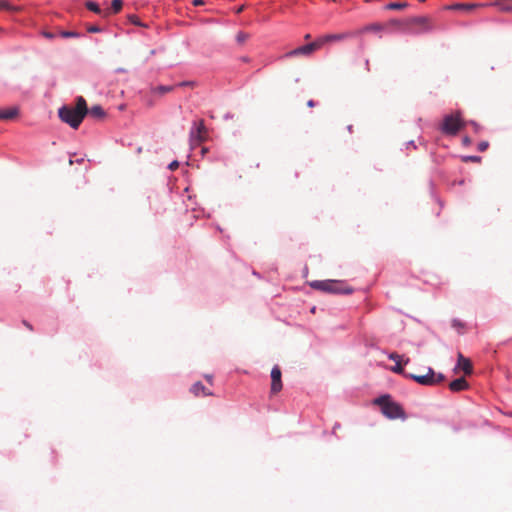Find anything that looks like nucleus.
<instances>
[{
	"mask_svg": "<svg viewBox=\"0 0 512 512\" xmlns=\"http://www.w3.org/2000/svg\"><path fill=\"white\" fill-rule=\"evenodd\" d=\"M87 114V103L82 96L76 99V105L74 107L64 105L58 110V116L61 121L68 124L73 129H77L80 126Z\"/></svg>",
	"mask_w": 512,
	"mask_h": 512,
	"instance_id": "1",
	"label": "nucleus"
},
{
	"mask_svg": "<svg viewBox=\"0 0 512 512\" xmlns=\"http://www.w3.org/2000/svg\"><path fill=\"white\" fill-rule=\"evenodd\" d=\"M374 404L381 408V412L389 419H406L402 406L393 401L390 395H382L374 400Z\"/></svg>",
	"mask_w": 512,
	"mask_h": 512,
	"instance_id": "2",
	"label": "nucleus"
},
{
	"mask_svg": "<svg viewBox=\"0 0 512 512\" xmlns=\"http://www.w3.org/2000/svg\"><path fill=\"white\" fill-rule=\"evenodd\" d=\"M310 287L331 294H350L352 288L345 287L342 281L338 280H315L309 283Z\"/></svg>",
	"mask_w": 512,
	"mask_h": 512,
	"instance_id": "3",
	"label": "nucleus"
},
{
	"mask_svg": "<svg viewBox=\"0 0 512 512\" xmlns=\"http://www.w3.org/2000/svg\"><path fill=\"white\" fill-rule=\"evenodd\" d=\"M464 125L465 123L461 119L460 112H456L455 114L446 115L444 117L441 131L446 135L454 136L463 129Z\"/></svg>",
	"mask_w": 512,
	"mask_h": 512,
	"instance_id": "4",
	"label": "nucleus"
},
{
	"mask_svg": "<svg viewBox=\"0 0 512 512\" xmlns=\"http://www.w3.org/2000/svg\"><path fill=\"white\" fill-rule=\"evenodd\" d=\"M428 19L425 17H413L408 18L404 21L392 20L390 25L397 26L403 30H413L416 31V28L427 29Z\"/></svg>",
	"mask_w": 512,
	"mask_h": 512,
	"instance_id": "5",
	"label": "nucleus"
},
{
	"mask_svg": "<svg viewBox=\"0 0 512 512\" xmlns=\"http://www.w3.org/2000/svg\"><path fill=\"white\" fill-rule=\"evenodd\" d=\"M409 378L415 380L417 383L421 385H435L444 381V376L442 374H435L432 368H427V373L424 375L411 374Z\"/></svg>",
	"mask_w": 512,
	"mask_h": 512,
	"instance_id": "6",
	"label": "nucleus"
},
{
	"mask_svg": "<svg viewBox=\"0 0 512 512\" xmlns=\"http://www.w3.org/2000/svg\"><path fill=\"white\" fill-rule=\"evenodd\" d=\"M207 128L204 125V121L200 120L195 123V128L190 132V141L192 145H199L207 138Z\"/></svg>",
	"mask_w": 512,
	"mask_h": 512,
	"instance_id": "7",
	"label": "nucleus"
},
{
	"mask_svg": "<svg viewBox=\"0 0 512 512\" xmlns=\"http://www.w3.org/2000/svg\"><path fill=\"white\" fill-rule=\"evenodd\" d=\"M281 377H282L281 369L277 365L274 366L271 370V389H270L271 394H277L282 390L283 385H282Z\"/></svg>",
	"mask_w": 512,
	"mask_h": 512,
	"instance_id": "8",
	"label": "nucleus"
},
{
	"mask_svg": "<svg viewBox=\"0 0 512 512\" xmlns=\"http://www.w3.org/2000/svg\"><path fill=\"white\" fill-rule=\"evenodd\" d=\"M389 359L395 361V366L391 368V370L398 374H403L405 377L409 378L410 374L405 373L404 368L402 366V356L397 353H391L389 355Z\"/></svg>",
	"mask_w": 512,
	"mask_h": 512,
	"instance_id": "9",
	"label": "nucleus"
},
{
	"mask_svg": "<svg viewBox=\"0 0 512 512\" xmlns=\"http://www.w3.org/2000/svg\"><path fill=\"white\" fill-rule=\"evenodd\" d=\"M315 51L312 43H309L307 45L298 47L290 52H288L285 56L286 57H294L299 55H310Z\"/></svg>",
	"mask_w": 512,
	"mask_h": 512,
	"instance_id": "10",
	"label": "nucleus"
},
{
	"mask_svg": "<svg viewBox=\"0 0 512 512\" xmlns=\"http://www.w3.org/2000/svg\"><path fill=\"white\" fill-rule=\"evenodd\" d=\"M457 368L463 370L466 375H470L473 371L471 361L465 358L461 353L458 354Z\"/></svg>",
	"mask_w": 512,
	"mask_h": 512,
	"instance_id": "11",
	"label": "nucleus"
},
{
	"mask_svg": "<svg viewBox=\"0 0 512 512\" xmlns=\"http://www.w3.org/2000/svg\"><path fill=\"white\" fill-rule=\"evenodd\" d=\"M468 386V382L465 380V378L460 377L450 382L449 389L453 392H459L467 389Z\"/></svg>",
	"mask_w": 512,
	"mask_h": 512,
	"instance_id": "12",
	"label": "nucleus"
},
{
	"mask_svg": "<svg viewBox=\"0 0 512 512\" xmlns=\"http://www.w3.org/2000/svg\"><path fill=\"white\" fill-rule=\"evenodd\" d=\"M353 36H356V33L343 32V33H337V34H327L329 43L343 41V40L351 38Z\"/></svg>",
	"mask_w": 512,
	"mask_h": 512,
	"instance_id": "13",
	"label": "nucleus"
},
{
	"mask_svg": "<svg viewBox=\"0 0 512 512\" xmlns=\"http://www.w3.org/2000/svg\"><path fill=\"white\" fill-rule=\"evenodd\" d=\"M191 392L195 396H200V395L209 396V395H212V393L201 382L194 383L192 385V387H191Z\"/></svg>",
	"mask_w": 512,
	"mask_h": 512,
	"instance_id": "14",
	"label": "nucleus"
},
{
	"mask_svg": "<svg viewBox=\"0 0 512 512\" xmlns=\"http://www.w3.org/2000/svg\"><path fill=\"white\" fill-rule=\"evenodd\" d=\"M486 6V4H474V3H457L450 6V9L453 10H464V11H472L473 9L477 7H483Z\"/></svg>",
	"mask_w": 512,
	"mask_h": 512,
	"instance_id": "15",
	"label": "nucleus"
},
{
	"mask_svg": "<svg viewBox=\"0 0 512 512\" xmlns=\"http://www.w3.org/2000/svg\"><path fill=\"white\" fill-rule=\"evenodd\" d=\"M19 109L17 107H10L5 110H0V120H10L17 117Z\"/></svg>",
	"mask_w": 512,
	"mask_h": 512,
	"instance_id": "16",
	"label": "nucleus"
},
{
	"mask_svg": "<svg viewBox=\"0 0 512 512\" xmlns=\"http://www.w3.org/2000/svg\"><path fill=\"white\" fill-rule=\"evenodd\" d=\"M383 29H384V26L382 24L373 23V24L364 26L363 28H361L358 31H355L354 33H356V35H357V34H362V33H367V32H380Z\"/></svg>",
	"mask_w": 512,
	"mask_h": 512,
	"instance_id": "17",
	"label": "nucleus"
},
{
	"mask_svg": "<svg viewBox=\"0 0 512 512\" xmlns=\"http://www.w3.org/2000/svg\"><path fill=\"white\" fill-rule=\"evenodd\" d=\"M491 5L497 6L502 12H512V4L509 0H495Z\"/></svg>",
	"mask_w": 512,
	"mask_h": 512,
	"instance_id": "18",
	"label": "nucleus"
},
{
	"mask_svg": "<svg viewBox=\"0 0 512 512\" xmlns=\"http://www.w3.org/2000/svg\"><path fill=\"white\" fill-rule=\"evenodd\" d=\"M88 113L91 117L95 119H102L105 117L106 113L100 105H94L90 109H88Z\"/></svg>",
	"mask_w": 512,
	"mask_h": 512,
	"instance_id": "19",
	"label": "nucleus"
},
{
	"mask_svg": "<svg viewBox=\"0 0 512 512\" xmlns=\"http://www.w3.org/2000/svg\"><path fill=\"white\" fill-rule=\"evenodd\" d=\"M122 6H123L122 0H112L111 8L104 10V16L107 17L111 13L116 14V13L120 12V10L122 9Z\"/></svg>",
	"mask_w": 512,
	"mask_h": 512,
	"instance_id": "20",
	"label": "nucleus"
},
{
	"mask_svg": "<svg viewBox=\"0 0 512 512\" xmlns=\"http://www.w3.org/2000/svg\"><path fill=\"white\" fill-rule=\"evenodd\" d=\"M174 88H175V86L160 85V86H157V87L153 88L152 92L155 93V94L163 95L165 93L173 91Z\"/></svg>",
	"mask_w": 512,
	"mask_h": 512,
	"instance_id": "21",
	"label": "nucleus"
},
{
	"mask_svg": "<svg viewBox=\"0 0 512 512\" xmlns=\"http://www.w3.org/2000/svg\"><path fill=\"white\" fill-rule=\"evenodd\" d=\"M314 49L318 50L325 44L329 43L327 35H323L321 37H318L315 41L311 42Z\"/></svg>",
	"mask_w": 512,
	"mask_h": 512,
	"instance_id": "22",
	"label": "nucleus"
},
{
	"mask_svg": "<svg viewBox=\"0 0 512 512\" xmlns=\"http://www.w3.org/2000/svg\"><path fill=\"white\" fill-rule=\"evenodd\" d=\"M86 7L88 10L93 11L98 14H102L104 16V11L100 9L99 5L95 2L88 1L86 3Z\"/></svg>",
	"mask_w": 512,
	"mask_h": 512,
	"instance_id": "23",
	"label": "nucleus"
},
{
	"mask_svg": "<svg viewBox=\"0 0 512 512\" xmlns=\"http://www.w3.org/2000/svg\"><path fill=\"white\" fill-rule=\"evenodd\" d=\"M407 3H390L387 5V9H390V10H400V9H403L405 7H407Z\"/></svg>",
	"mask_w": 512,
	"mask_h": 512,
	"instance_id": "24",
	"label": "nucleus"
},
{
	"mask_svg": "<svg viewBox=\"0 0 512 512\" xmlns=\"http://www.w3.org/2000/svg\"><path fill=\"white\" fill-rule=\"evenodd\" d=\"M60 35L63 38H69V37L78 38V37H80V34L77 32H74V31H61Z\"/></svg>",
	"mask_w": 512,
	"mask_h": 512,
	"instance_id": "25",
	"label": "nucleus"
},
{
	"mask_svg": "<svg viewBox=\"0 0 512 512\" xmlns=\"http://www.w3.org/2000/svg\"><path fill=\"white\" fill-rule=\"evenodd\" d=\"M248 39V34L244 32H239L236 36V40L238 43L243 44Z\"/></svg>",
	"mask_w": 512,
	"mask_h": 512,
	"instance_id": "26",
	"label": "nucleus"
},
{
	"mask_svg": "<svg viewBox=\"0 0 512 512\" xmlns=\"http://www.w3.org/2000/svg\"><path fill=\"white\" fill-rule=\"evenodd\" d=\"M452 326L454 328H457L459 330V332H461V330L464 328V324L461 321L457 320V319H454L452 321Z\"/></svg>",
	"mask_w": 512,
	"mask_h": 512,
	"instance_id": "27",
	"label": "nucleus"
},
{
	"mask_svg": "<svg viewBox=\"0 0 512 512\" xmlns=\"http://www.w3.org/2000/svg\"><path fill=\"white\" fill-rule=\"evenodd\" d=\"M481 158L479 156H466L463 158V161L468 162H480Z\"/></svg>",
	"mask_w": 512,
	"mask_h": 512,
	"instance_id": "28",
	"label": "nucleus"
},
{
	"mask_svg": "<svg viewBox=\"0 0 512 512\" xmlns=\"http://www.w3.org/2000/svg\"><path fill=\"white\" fill-rule=\"evenodd\" d=\"M489 146V143L487 141H482L478 144V150L483 152L485 151Z\"/></svg>",
	"mask_w": 512,
	"mask_h": 512,
	"instance_id": "29",
	"label": "nucleus"
},
{
	"mask_svg": "<svg viewBox=\"0 0 512 512\" xmlns=\"http://www.w3.org/2000/svg\"><path fill=\"white\" fill-rule=\"evenodd\" d=\"M129 20H130L131 23H133L135 25H139V26L142 25L140 20H139V18L136 15H131L129 17Z\"/></svg>",
	"mask_w": 512,
	"mask_h": 512,
	"instance_id": "30",
	"label": "nucleus"
},
{
	"mask_svg": "<svg viewBox=\"0 0 512 512\" xmlns=\"http://www.w3.org/2000/svg\"><path fill=\"white\" fill-rule=\"evenodd\" d=\"M0 9L9 10L10 4L6 0H0Z\"/></svg>",
	"mask_w": 512,
	"mask_h": 512,
	"instance_id": "31",
	"label": "nucleus"
},
{
	"mask_svg": "<svg viewBox=\"0 0 512 512\" xmlns=\"http://www.w3.org/2000/svg\"><path fill=\"white\" fill-rule=\"evenodd\" d=\"M194 85H195V83L192 81H183V82H180L179 84H177V86H180V87H186V86L194 87Z\"/></svg>",
	"mask_w": 512,
	"mask_h": 512,
	"instance_id": "32",
	"label": "nucleus"
},
{
	"mask_svg": "<svg viewBox=\"0 0 512 512\" xmlns=\"http://www.w3.org/2000/svg\"><path fill=\"white\" fill-rule=\"evenodd\" d=\"M178 167H179V162L176 160L169 164V169L172 171L176 170Z\"/></svg>",
	"mask_w": 512,
	"mask_h": 512,
	"instance_id": "33",
	"label": "nucleus"
},
{
	"mask_svg": "<svg viewBox=\"0 0 512 512\" xmlns=\"http://www.w3.org/2000/svg\"><path fill=\"white\" fill-rule=\"evenodd\" d=\"M88 32L90 33H95V32H99L100 31V28L98 26H95V25H92V26H89L87 28Z\"/></svg>",
	"mask_w": 512,
	"mask_h": 512,
	"instance_id": "34",
	"label": "nucleus"
},
{
	"mask_svg": "<svg viewBox=\"0 0 512 512\" xmlns=\"http://www.w3.org/2000/svg\"><path fill=\"white\" fill-rule=\"evenodd\" d=\"M192 3H193L194 6L204 5V1L203 0H193Z\"/></svg>",
	"mask_w": 512,
	"mask_h": 512,
	"instance_id": "35",
	"label": "nucleus"
},
{
	"mask_svg": "<svg viewBox=\"0 0 512 512\" xmlns=\"http://www.w3.org/2000/svg\"><path fill=\"white\" fill-rule=\"evenodd\" d=\"M23 325H24L25 327H27L29 330H31V331L33 330L32 325H31L28 321L24 320V321H23Z\"/></svg>",
	"mask_w": 512,
	"mask_h": 512,
	"instance_id": "36",
	"label": "nucleus"
},
{
	"mask_svg": "<svg viewBox=\"0 0 512 512\" xmlns=\"http://www.w3.org/2000/svg\"><path fill=\"white\" fill-rule=\"evenodd\" d=\"M43 35L48 38V39H52L54 38V34L50 33V32H44Z\"/></svg>",
	"mask_w": 512,
	"mask_h": 512,
	"instance_id": "37",
	"label": "nucleus"
},
{
	"mask_svg": "<svg viewBox=\"0 0 512 512\" xmlns=\"http://www.w3.org/2000/svg\"><path fill=\"white\" fill-rule=\"evenodd\" d=\"M315 105H316V103L313 100H309L307 102V106L310 107V108L314 107Z\"/></svg>",
	"mask_w": 512,
	"mask_h": 512,
	"instance_id": "38",
	"label": "nucleus"
},
{
	"mask_svg": "<svg viewBox=\"0 0 512 512\" xmlns=\"http://www.w3.org/2000/svg\"><path fill=\"white\" fill-rule=\"evenodd\" d=\"M244 10V6H240L237 8L236 13L239 14Z\"/></svg>",
	"mask_w": 512,
	"mask_h": 512,
	"instance_id": "39",
	"label": "nucleus"
},
{
	"mask_svg": "<svg viewBox=\"0 0 512 512\" xmlns=\"http://www.w3.org/2000/svg\"><path fill=\"white\" fill-rule=\"evenodd\" d=\"M470 123H471V125L474 127V129H475V130H477V129L479 128V126H478V124H477V123H475V122H473V121H471Z\"/></svg>",
	"mask_w": 512,
	"mask_h": 512,
	"instance_id": "40",
	"label": "nucleus"
},
{
	"mask_svg": "<svg viewBox=\"0 0 512 512\" xmlns=\"http://www.w3.org/2000/svg\"><path fill=\"white\" fill-rule=\"evenodd\" d=\"M205 378L209 381V382H212V377L209 376V375H206Z\"/></svg>",
	"mask_w": 512,
	"mask_h": 512,
	"instance_id": "41",
	"label": "nucleus"
},
{
	"mask_svg": "<svg viewBox=\"0 0 512 512\" xmlns=\"http://www.w3.org/2000/svg\"><path fill=\"white\" fill-rule=\"evenodd\" d=\"M365 64H366V68H367V70L369 71V70H370V67H369V60H366V63H365Z\"/></svg>",
	"mask_w": 512,
	"mask_h": 512,
	"instance_id": "42",
	"label": "nucleus"
},
{
	"mask_svg": "<svg viewBox=\"0 0 512 512\" xmlns=\"http://www.w3.org/2000/svg\"><path fill=\"white\" fill-rule=\"evenodd\" d=\"M304 38H305L306 40H307V39H310V34H306Z\"/></svg>",
	"mask_w": 512,
	"mask_h": 512,
	"instance_id": "43",
	"label": "nucleus"
},
{
	"mask_svg": "<svg viewBox=\"0 0 512 512\" xmlns=\"http://www.w3.org/2000/svg\"><path fill=\"white\" fill-rule=\"evenodd\" d=\"M408 362H409V358H406L404 361V364H408Z\"/></svg>",
	"mask_w": 512,
	"mask_h": 512,
	"instance_id": "44",
	"label": "nucleus"
}]
</instances>
